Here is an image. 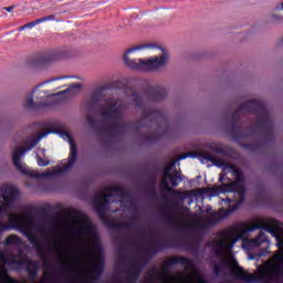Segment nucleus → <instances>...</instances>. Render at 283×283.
I'll use <instances>...</instances> for the list:
<instances>
[{
  "label": "nucleus",
  "instance_id": "obj_46",
  "mask_svg": "<svg viewBox=\"0 0 283 283\" xmlns=\"http://www.w3.org/2000/svg\"><path fill=\"white\" fill-rule=\"evenodd\" d=\"M223 202H228V205H231V202H233V199H231V198H226V199H223Z\"/></svg>",
  "mask_w": 283,
  "mask_h": 283
},
{
  "label": "nucleus",
  "instance_id": "obj_50",
  "mask_svg": "<svg viewBox=\"0 0 283 283\" xmlns=\"http://www.w3.org/2000/svg\"><path fill=\"white\" fill-rule=\"evenodd\" d=\"M227 180L230 182V181H231V178L227 177Z\"/></svg>",
  "mask_w": 283,
  "mask_h": 283
},
{
  "label": "nucleus",
  "instance_id": "obj_42",
  "mask_svg": "<svg viewBox=\"0 0 283 283\" xmlns=\"http://www.w3.org/2000/svg\"><path fill=\"white\" fill-rule=\"evenodd\" d=\"M189 156H191V154H190V153H186V154H184V155H180V156L178 157V160H185L186 158H189Z\"/></svg>",
  "mask_w": 283,
  "mask_h": 283
},
{
  "label": "nucleus",
  "instance_id": "obj_3",
  "mask_svg": "<svg viewBox=\"0 0 283 283\" xmlns=\"http://www.w3.org/2000/svg\"><path fill=\"white\" fill-rule=\"evenodd\" d=\"M240 112L243 114H256V120L254 123L255 129H260L263 133L265 140L273 139V119H271V115L269 114V109L264 103L258 99H250L243 102L228 118L231 124L230 134L233 136L235 140H240L242 138H247L244 132H242V126H240Z\"/></svg>",
  "mask_w": 283,
  "mask_h": 283
},
{
  "label": "nucleus",
  "instance_id": "obj_5",
  "mask_svg": "<svg viewBox=\"0 0 283 283\" xmlns=\"http://www.w3.org/2000/svg\"><path fill=\"white\" fill-rule=\"evenodd\" d=\"M106 195H97L93 201L94 211H96L98 218L102 220L103 224L114 229L115 231H123V229H138V224L133 222H116L106 216L107 207L105 205H111L115 202L114 193H119V198H127L128 193L123 186L114 185L108 186L104 189Z\"/></svg>",
  "mask_w": 283,
  "mask_h": 283
},
{
  "label": "nucleus",
  "instance_id": "obj_20",
  "mask_svg": "<svg viewBox=\"0 0 283 283\" xmlns=\"http://www.w3.org/2000/svg\"><path fill=\"white\" fill-rule=\"evenodd\" d=\"M82 87H83V85L81 83L72 84L66 90H64L57 94H53V96H63V94H69L70 96H72L74 94H78V92H81Z\"/></svg>",
  "mask_w": 283,
  "mask_h": 283
},
{
  "label": "nucleus",
  "instance_id": "obj_48",
  "mask_svg": "<svg viewBox=\"0 0 283 283\" xmlns=\"http://www.w3.org/2000/svg\"><path fill=\"white\" fill-rule=\"evenodd\" d=\"M217 154H222V149L218 148Z\"/></svg>",
  "mask_w": 283,
  "mask_h": 283
},
{
  "label": "nucleus",
  "instance_id": "obj_8",
  "mask_svg": "<svg viewBox=\"0 0 283 283\" xmlns=\"http://www.w3.org/2000/svg\"><path fill=\"white\" fill-rule=\"evenodd\" d=\"M33 223L32 208L28 209V214H9V227H11V229H18L19 232L35 247L39 258L45 260V249L39 243V238L32 233L31 229Z\"/></svg>",
  "mask_w": 283,
  "mask_h": 283
},
{
  "label": "nucleus",
  "instance_id": "obj_19",
  "mask_svg": "<svg viewBox=\"0 0 283 283\" xmlns=\"http://www.w3.org/2000/svg\"><path fill=\"white\" fill-rule=\"evenodd\" d=\"M55 103H45V102H40L35 103L34 102V91L30 93V95L25 98L23 103L24 109H43L45 107H50V105H54Z\"/></svg>",
  "mask_w": 283,
  "mask_h": 283
},
{
  "label": "nucleus",
  "instance_id": "obj_43",
  "mask_svg": "<svg viewBox=\"0 0 283 283\" xmlns=\"http://www.w3.org/2000/svg\"><path fill=\"white\" fill-rule=\"evenodd\" d=\"M3 10H6V12H12L14 10V6L4 7Z\"/></svg>",
  "mask_w": 283,
  "mask_h": 283
},
{
  "label": "nucleus",
  "instance_id": "obj_53",
  "mask_svg": "<svg viewBox=\"0 0 283 283\" xmlns=\"http://www.w3.org/2000/svg\"><path fill=\"white\" fill-rule=\"evenodd\" d=\"M38 87H35V90H33V93L36 92Z\"/></svg>",
  "mask_w": 283,
  "mask_h": 283
},
{
  "label": "nucleus",
  "instance_id": "obj_26",
  "mask_svg": "<svg viewBox=\"0 0 283 283\" xmlns=\"http://www.w3.org/2000/svg\"><path fill=\"white\" fill-rule=\"evenodd\" d=\"M21 244V239L17 234H11L4 239V247H14Z\"/></svg>",
  "mask_w": 283,
  "mask_h": 283
},
{
  "label": "nucleus",
  "instance_id": "obj_11",
  "mask_svg": "<svg viewBox=\"0 0 283 283\" xmlns=\"http://www.w3.org/2000/svg\"><path fill=\"white\" fill-rule=\"evenodd\" d=\"M211 193H238L239 200L237 205H232L229 209H226V213L229 216L233 211H238V208L247 200V188L238 182L221 184L219 186L210 188Z\"/></svg>",
  "mask_w": 283,
  "mask_h": 283
},
{
  "label": "nucleus",
  "instance_id": "obj_51",
  "mask_svg": "<svg viewBox=\"0 0 283 283\" xmlns=\"http://www.w3.org/2000/svg\"><path fill=\"white\" fill-rule=\"evenodd\" d=\"M42 213H45V208L42 209Z\"/></svg>",
  "mask_w": 283,
  "mask_h": 283
},
{
  "label": "nucleus",
  "instance_id": "obj_54",
  "mask_svg": "<svg viewBox=\"0 0 283 283\" xmlns=\"http://www.w3.org/2000/svg\"><path fill=\"white\" fill-rule=\"evenodd\" d=\"M158 50H163L160 46H158Z\"/></svg>",
  "mask_w": 283,
  "mask_h": 283
},
{
  "label": "nucleus",
  "instance_id": "obj_47",
  "mask_svg": "<svg viewBox=\"0 0 283 283\" xmlns=\"http://www.w3.org/2000/svg\"><path fill=\"white\" fill-rule=\"evenodd\" d=\"M132 220H133V222H136V220H138V217L137 216H133Z\"/></svg>",
  "mask_w": 283,
  "mask_h": 283
},
{
  "label": "nucleus",
  "instance_id": "obj_23",
  "mask_svg": "<svg viewBox=\"0 0 283 283\" xmlns=\"http://www.w3.org/2000/svg\"><path fill=\"white\" fill-rule=\"evenodd\" d=\"M45 21H56V23H59V19H56V14H51V15H45L42 18H39L34 21L29 22V25H31V29L41 24V23H45Z\"/></svg>",
  "mask_w": 283,
  "mask_h": 283
},
{
  "label": "nucleus",
  "instance_id": "obj_12",
  "mask_svg": "<svg viewBox=\"0 0 283 283\" xmlns=\"http://www.w3.org/2000/svg\"><path fill=\"white\" fill-rule=\"evenodd\" d=\"M66 216L69 218H73L74 220H80L75 231L81 235H92V233H94V226L92 224V220H90L87 214L81 212L80 210L72 209L67 210Z\"/></svg>",
  "mask_w": 283,
  "mask_h": 283
},
{
  "label": "nucleus",
  "instance_id": "obj_52",
  "mask_svg": "<svg viewBox=\"0 0 283 283\" xmlns=\"http://www.w3.org/2000/svg\"><path fill=\"white\" fill-rule=\"evenodd\" d=\"M38 87H35V90H33V93L36 92Z\"/></svg>",
  "mask_w": 283,
  "mask_h": 283
},
{
  "label": "nucleus",
  "instance_id": "obj_49",
  "mask_svg": "<svg viewBox=\"0 0 283 283\" xmlns=\"http://www.w3.org/2000/svg\"><path fill=\"white\" fill-rule=\"evenodd\" d=\"M0 218H6V216L0 210Z\"/></svg>",
  "mask_w": 283,
  "mask_h": 283
},
{
  "label": "nucleus",
  "instance_id": "obj_15",
  "mask_svg": "<svg viewBox=\"0 0 283 283\" xmlns=\"http://www.w3.org/2000/svg\"><path fill=\"white\" fill-rule=\"evenodd\" d=\"M176 264H180L185 266L186 270L195 269L193 260L187 256H171L170 259L166 260L161 265V273L167 274L169 273L170 266H176Z\"/></svg>",
  "mask_w": 283,
  "mask_h": 283
},
{
  "label": "nucleus",
  "instance_id": "obj_33",
  "mask_svg": "<svg viewBox=\"0 0 283 283\" xmlns=\"http://www.w3.org/2000/svg\"><path fill=\"white\" fill-rule=\"evenodd\" d=\"M166 178L168 180H170L171 187H178V185H180V180H182V178H180V176H178V172L176 175L172 174Z\"/></svg>",
  "mask_w": 283,
  "mask_h": 283
},
{
  "label": "nucleus",
  "instance_id": "obj_32",
  "mask_svg": "<svg viewBox=\"0 0 283 283\" xmlns=\"http://www.w3.org/2000/svg\"><path fill=\"white\" fill-rule=\"evenodd\" d=\"M176 163L177 160L174 159L168 166L165 167L164 171H163V177L167 178L168 176H171V170L174 169V167H176Z\"/></svg>",
  "mask_w": 283,
  "mask_h": 283
},
{
  "label": "nucleus",
  "instance_id": "obj_31",
  "mask_svg": "<svg viewBox=\"0 0 283 283\" xmlns=\"http://www.w3.org/2000/svg\"><path fill=\"white\" fill-rule=\"evenodd\" d=\"M44 266H45V269H51V271H52V273L44 272V277H48L50 280V277H52L54 275V273H56V265H53L50 263V261L45 260Z\"/></svg>",
  "mask_w": 283,
  "mask_h": 283
},
{
  "label": "nucleus",
  "instance_id": "obj_16",
  "mask_svg": "<svg viewBox=\"0 0 283 283\" xmlns=\"http://www.w3.org/2000/svg\"><path fill=\"white\" fill-rule=\"evenodd\" d=\"M143 94L150 103H160L167 98V90L160 85L157 86H147Z\"/></svg>",
  "mask_w": 283,
  "mask_h": 283
},
{
  "label": "nucleus",
  "instance_id": "obj_7",
  "mask_svg": "<svg viewBox=\"0 0 283 283\" xmlns=\"http://www.w3.org/2000/svg\"><path fill=\"white\" fill-rule=\"evenodd\" d=\"M99 116L103 123H106L108 126L102 127L99 132L114 138L116 136H123L129 124L127 122H123V109L118 106V102L114 101L109 103L106 108H102Z\"/></svg>",
  "mask_w": 283,
  "mask_h": 283
},
{
  "label": "nucleus",
  "instance_id": "obj_30",
  "mask_svg": "<svg viewBox=\"0 0 283 283\" xmlns=\"http://www.w3.org/2000/svg\"><path fill=\"white\" fill-rule=\"evenodd\" d=\"M12 202L10 201H0V211L4 214L8 216L10 213V210L12 209Z\"/></svg>",
  "mask_w": 283,
  "mask_h": 283
},
{
  "label": "nucleus",
  "instance_id": "obj_34",
  "mask_svg": "<svg viewBox=\"0 0 283 283\" xmlns=\"http://www.w3.org/2000/svg\"><path fill=\"white\" fill-rule=\"evenodd\" d=\"M128 273H132L133 275L140 277V273H143V264L136 263Z\"/></svg>",
  "mask_w": 283,
  "mask_h": 283
},
{
  "label": "nucleus",
  "instance_id": "obj_29",
  "mask_svg": "<svg viewBox=\"0 0 283 283\" xmlns=\"http://www.w3.org/2000/svg\"><path fill=\"white\" fill-rule=\"evenodd\" d=\"M157 277H163L160 273H158L156 270L150 269L147 274V283H155Z\"/></svg>",
  "mask_w": 283,
  "mask_h": 283
},
{
  "label": "nucleus",
  "instance_id": "obj_17",
  "mask_svg": "<svg viewBox=\"0 0 283 283\" xmlns=\"http://www.w3.org/2000/svg\"><path fill=\"white\" fill-rule=\"evenodd\" d=\"M61 59H65V53L61 51H53L35 59L33 61V65H48L49 63H53V61H61Z\"/></svg>",
  "mask_w": 283,
  "mask_h": 283
},
{
  "label": "nucleus",
  "instance_id": "obj_35",
  "mask_svg": "<svg viewBox=\"0 0 283 283\" xmlns=\"http://www.w3.org/2000/svg\"><path fill=\"white\" fill-rule=\"evenodd\" d=\"M222 218V214L218 213V212H213L212 217L207 219V223L208 224H218V222H220Z\"/></svg>",
  "mask_w": 283,
  "mask_h": 283
},
{
  "label": "nucleus",
  "instance_id": "obj_37",
  "mask_svg": "<svg viewBox=\"0 0 283 283\" xmlns=\"http://www.w3.org/2000/svg\"><path fill=\"white\" fill-rule=\"evenodd\" d=\"M10 229H12V227H10L8 223L3 221H0V235H3L6 231H10Z\"/></svg>",
  "mask_w": 283,
  "mask_h": 283
},
{
  "label": "nucleus",
  "instance_id": "obj_40",
  "mask_svg": "<svg viewBox=\"0 0 283 283\" xmlns=\"http://www.w3.org/2000/svg\"><path fill=\"white\" fill-rule=\"evenodd\" d=\"M28 28H29L30 30H32V25H30V22L27 23V24H24V25H22V27H20V28H19V32H23V30H28Z\"/></svg>",
  "mask_w": 283,
  "mask_h": 283
},
{
  "label": "nucleus",
  "instance_id": "obj_4",
  "mask_svg": "<svg viewBox=\"0 0 283 283\" xmlns=\"http://www.w3.org/2000/svg\"><path fill=\"white\" fill-rule=\"evenodd\" d=\"M218 237L220 239H214L208 242V247L212 249L214 255H217V258H223L221 261V264L213 265V269H212L213 274L220 275V273H222L224 269H237V271L233 272L235 280H240L241 282H244V280L238 277V273L240 272V269H242L243 273H245L244 268L240 266V264H238V261H235V259H232V261H229L227 258H224V251H233V248L238 242V237H235V232L233 231V229H227L219 232ZM222 266H224V269Z\"/></svg>",
  "mask_w": 283,
  "mask_h": 283
},
{
  "label": "nucleus",
  "instance_id": "obj_25",
  "mask_svg": "<svg viewBox=\"0 0 283 283\" xmlns=\"http://www.w3.org/2000/svg\"><path fill=\"white\" fill-rule=\"evenodd\" d=\"M266 242H269V237H266V233L264 232H260L256 238L250 240L252 247H260Z\"/></svg>",
  "mask_w": 283,
  "mask_h": 283
},
{
  "label": "nucleus",
  "instance_id": "obj_24",
  "mask_svg": "<svg viewBox=\"0 0 283 283\" xmlns=\"http://www.w3.org/2000/svg\"><path fill=\"white\" fill-rule=\"evenodd\" d=\"M230 170L232 171L233 176H235L237 178V181H232V182H237L238 185H242L244 187L245 178L242 170L235 167V165H232V168H230Z\"/></svg>",
  "mask_w": 283,
  "mask_h": 283
},
{
  "label": "nucleus",
  "instance_id": "obj_38",
  "mask_svg": "<svg viewBox=\"0 0 283 283\" xmlns=\"http://www.w3.org/2000/svg\"><path fill=\"white\" fill-rule=\"evenodd\" d=\"M126 282L127 283H137L138 282V276H136L135 274L128 272V274L126 276Z\"/></svg>",
  "mask_w": 283,
  "mask_h": 283
},
{
  "label": "nucleus",
  "instance_id": "obj_14",
  "mask_svg": "<svg viewBox=\"0 0 283 283\" xmlns=\"http://www.w3.org/2000/svg\"><path fill=\"white\" fill-rule=\"evenodd\" d=\"M170 242L171 241L169 239H154L150 245L144 247L142 250L145 255L151 258V255H158V253H160V251H165V249H170Z\"/></svg>",
  "mask_w": 283,
  "mask_h": 283
},
{
  "label": "nucleus",
  "instance_id": "obj_18",
  "mask_svg": "<svg viewBox=\"0 0 283 283\" xmlns=\"http://www.w3.org/2000/svg\"><path fill=\"white\" fill-rule=\"evenodd\" d=\"M0 196L3 198L4 202H11L14 205L17 198H19V190L14 186H2L0 188Z\"/></svg>",
  "mask_w": 283,
  "mask_h": 283
},
{
  "label": "nucleus",
  "instance_id": "obj_9",
  "mask_svg": "<svg viewBox=\"0 0 283 283\" xmlns=\"http://www.w3.org/2000/svg\"><path fill=\"white\" fill-rule=\"evenodd\" d=\"M147 48H156V45L144 44L128 49L123 56L125 65H127V67H129L130 70H137L138 72H154V70H158V67H163V65L167 64L166 54H163L159 57L154 56L148 60L129 59V54H132L133 52H138L139 50H145Z\"/></svg>",
  "mask_w": 283,
  "mask_h": 283
},
{
  "label": "nucleus",
  "instance_id": "obj_36",
  "mask_svg": "<svg viewBox=\"0 0 283 283\" xmlns=\"http://www.w3.org/2000/svg\"><path fill=\"white\" fill-rule=\"evenodd\" d=\"M144 140H146V143H156V140H158V135L156 134L145 135Z\"/></svg>",
  "mask_w": 283,
  "mask_h": 283
},
{
  "label": "nucleus",
  "instance_id": "obj_1",
  "mask_svg": "<svg viewBox=\"0 0 283 283\" xmlns=\"http://www.w3.org/2000/svg\"><path fill=\"white\" fill-rule=\"evenodd\" d=\"M28 146L13 151L12 163L18 171L29 178L41 180L61 176L74 167L78 147L67 130L50 128L29 138Z\"/></svg>",
  "mask_w": 283,
  "mask_h": 283
},
{
  "label": "nucleus",
  "instance_id": "obj_10",
  "mask_svg": "<svg viewBox=\"0 0 283 283\" xmlns=\"http://www.w3.org/2000/svg\"><path fill=\"white\" fill-rule=\"evenodd\" d=\"M0 260L7 266L13 269V271H21L23 266H25V272L29 275L31 281L36 280L39 277V271L41 269V263L38 260H30V259H21L17 260V254L6 252L0 253Z\"/></svg>",
  "mask_w": 283,
  "mask_h": 283
},
{
  "label": "nucleus",
  "instance_id": "obj_27",
  "mask_svg": "<svg viewBox=\"0 0 283 283\" xmlns=\"http://www.w3.org/2000/svg\"><path fill=\"white\" fill-rule=\"evenodd\" d=\"M91 101V107H96L101 101H103V93L101 91H96L94 94L90 97Z\"/></svg>",
  "mask_w": 283,
  "mask_h": 283
},
{
  "label": "nucleus",
  "instance_id": "obj_13",
  "mask_svg": "<svg viewBox=\"0 0 283 283\" xmlns=\"http://www.w3.org/2000/svg\"><path fill=\"white\" fill-rule=\"evenodd\" d=\"M199 157L203 158V160H208V163H212V165H214V167L222 169V172L219 176V182H221V185H222L224 182V178L227 177V172H224V171H228V169H231L233 167V165L229 164V163L220 159L219 157H216L207 151L199 153Z\"/></svg>",
  "mask_w": 283,
  "mask_h": 283
},
{
  "label": "nucleus",
  "instance_id": "obj_44",
  "mask_svg": "<svg viewBox=\"0 0 283 283\" xmlns=\"http://www.w3.org/2000/svg\"><path fill=\"white\" fill-rule=\"evenodd\" d=\"M87 123L90 125H94V123H96V120L94 119V117H87Z\"/></svg>",
  "mask_w": 283,
  "mask_h": 283
},
{
  "label": "nucleus",
  "instance_id": "obj_2",
  "mask_svg": "<svg viewBox=\"0 0 283 283\" xmlns=\"http://www.w3.org/2000/svg\"><path fill=\"white\" fill-rule=\"evenodd\" d=\"M258 229H263L268 233H271L277 242L280 249L271 261L265 263V268L259 270V274L244 273L242 269L237 273L239 280H243L247 283H283V229L282 222L277 219H271L268 223L256 221L255 224L244 226L243 233H253Z\"/></svg>",
  "mask_w": 283,
  "mask_h": 283
},
{
  "label": "nucleus",
  "instance_id": "obj_28",
  "mask_svg": "<svg viewBox=\"0 0 283 283\" xmlns=\"http://www.w3.org/2000/svg\"><path fill=\"white\" fill-rule=\"evenodd\" d=\"M164 220L171 227H178V217L175 213L166 214Z\"/></svg>",
  "mask_w": 283,
  "mask_h": 283
},
{
  "label": "nucleus",
  "instance_id": "obj_45",
  "mask_svg": "<svg viewBox=\"0 0 283 283\" xmlns=\"http://www.w3.org/2000/svg\"><path fill=\"white\" fill-rule=\"evenodd\" d=\"M177 205L176 202H171L168 205V209H176Z\"/></svg>",
  "mask_w": 283,
  "mask_h": 283
},
{
  "label": "nucleus",
  "instance_id": "obj_39",
  "mask_svg": "<svg viewBox=\"0 0 283 283\" xmlns=\"http://www.w3.org/2000/svg\"><path fill=\"white\" fill-rule=\"evenodd\" d=\"M38 165L39 167H48L50 165V160H45L42 157H38Z\"/></svg>",
  "mask_w": 283,
  "mask_h": 283
},
{
  "label": "nucleus",
  "instance_id": "obj_41",
  "mask_svg": "<svg viewBox=\"0 0 283 283\" xmlns=\"http://www.w3.org/2000/svg\"><path fill=\"white\" fill-rule=\"evenodd\" d=\"M63 78H67V77H65V76L55 77V78H52V80H48V81L44 82V83H53V81H63Z\"/></svg>",
  "mask_w": 283,
  "mask_h": 283
},
{
  "label": "nucleus",
  "instance_id": "obj_21",
  "mask_svg": "<svg viewBox=\"0 0 283 283\" xmlns=\"http://www.w3.org/2000/svg\"><path fill=\"white\" fill-rule=\"evenodd\" d=\"M196 265V263H193V266ZM185 271H192L191 274H188V280L189 282H191V280H196L197 283H207V279H205V276L200 275V272L198 271V269H196V266L193 269H188Z\"/></svg>",
  "mask_w": 283,
  "mask_h": 283
},
{
  "label": "nucleus",
  "instance_id": "obj_6",
  "mask_svg": "<svg viewBox=\"0 0 283 283\" xmlns=\"http://www.w3.org/2000/svg\"><path fill=\"white\" fill-rule=\"evenodd\" d=\"M133 99L137 109H142V117L134 125L136 132L143 129V127H155L157 130L164 127L160 136H167V134H169V119L167 118V114L163 111L145 108V101L143 99V95L138 92L133 93Z\"/></svg>",
  "mask_w": 283,
  "mask_h": 283
},
{
  "label": "nucleus",
  "instance_id": "obj_22",
  "mask_svg": "<svg viewBox=\"0 0 283 283\" xmlns=\"http://www.w3.org/2000/svg\"><path fill=\"white\" fill-rule=\"evenodd\" d=\"M169 179L164 177L160 181L161 191H166L167 193H174L175 196H182V192L178 190H174V188L169 187Z\"/></svg>",
  "mask_w": 283,
  "mask_h": 283
}]
</instances>
